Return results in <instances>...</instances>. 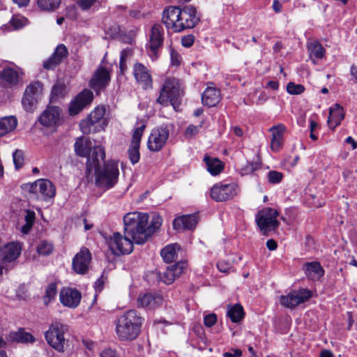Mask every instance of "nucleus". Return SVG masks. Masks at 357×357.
I'll return each instance as SVG.
<instances>
[{"mask_svg":"<svg viewBox=\"0 0 357 357\" xmlns=\"http://www.w3.org/2000/svg\"><path fill=\"white\" fill-rule=\"evenodd\" d=\"M197 224V216L195 214L184 215L174 220L173 227L176 230H192Z\"/></svg>","mask_w":357,"mask_h":357,"instance_id":"a878e982","label":"nucleus"},{"mask_svg":"<svg viewBox=\"0 0 357 357\" xmlns=\"http://www.w3.org/2000/svg\"><path fill=\"white\" fill-rule=\"evenodd\" d=\"M22 248L20 243L10 242L0 248V266L15 261L20 255Z\"/></svg>","mask_w":357,"mask_h":357,"instance_id":"dca6fc26","label":"nucleus"},{"mask_svg":"<svg viewBox=\"0 0 357 357\" xmlns=\"http://www.w3.org/2000/svg\"><path fill=\"white\" fill-rule=\"evenodd\" d=\"M307 51L310 59L314 65L323 59L326 54L324 47L318 41H313L309 43L307 45Z\"/></svg>","mask_w":357,"mask_h":357,"instance_id":"c756f323","label":"nucleus"},{"mask_svg":"<svg viewBox=\"0 0 357 357\" xmlns=\"http://www.w3.org/2000/svg\"><path fill=\"white\" fill-rule=\"evenodd\" d=\"M128 155L129 159L132 165L137 163L140 158L139 146H136V144H131L128 149Z\"/></svg>","mask_w":357,"mask_h":357,"instance_id":"c03bdc74","label":"nucleus"},{"mask_svg":"<svg viewBox=\"0 0 357 357\" xmlns=\"http://www.w3.org/2000/svg\"><path fill=\"white\" fill-rule=\"evenodd\" d=\"M65 326L59 322L52 324L45 334L47 343L58 351H63L65 345L63 337Z\"/></svg>","mask_w":357,"mask_h":357,"instance_id":"f8f14e48","label":"nucleus"},{"mask_svg":"<svg viewBox=\"0 0 357 357\" xmlns=\"http://www.w3.org/2000/svg\"><path fill=\"white\" fill-rule=\"evenodd\" d=\"M43 91V84L40 82L30 84L26 89L22 103L27 112H33Z\"/></svg>","mask_w":357,"mask_h":357,"instance_id":"2eb2a0df","label":"nucleus"},{"mask_svg":"<svg viewBox=\"0 0 357 357\" xmlns=\"http://www.w3.org/2000/svg\"><path fill=\"white\" fill-rule=\"evenodd\" d=\"M100 357H116V354L114 350L106 349L100 353Z\"/></svg>","mask_w":357,"mask_h":357,"instance_id":"052dcab7","label":"nucleus"},{"mask_svg":"<svg viewBox=\"0 0 357 357\" xmlns=\"http://www.w3.org/2000/svg\"><path fill=\"white\" fill-rule=\"evenodd\" d=\"M204 123L205 120L202 119L197 126L194 124L188 125L185 131V137L186 138H192L195 137L200 132V130Z\"/></svg>","mask_w":357,"mask_h":357,"instance_id":"37998d69","label":"nucleus"},{"mask_svg":"<svg viewBox=\"0 0 357 357\" xmlns=\"http://www.w3.org/2000/svg\"><path fill=\"white\" fill-rule=\"evenodd\" d=\"M17 126V119L14 116L0 118V137L13 131Z\"/></svg>","mask_w":357,"mask_h":357,"instance_id":"72a5a7b5","label":"nucleus"},{"mask_svg":"<svg viewBox=\"0 0 357 357\" xmlns=\"http://www.w3.org/2000/svg\"><path fill=\"white\" fill-rule=\"evenodd\" d=\"M286 130V127L283 124L273 126L270 131L272 132V139L271 148L274 151H278L281 147L282 142V136Z\"/></svg>","mask_w":357,"mask_h":357,"instance_id":"2f4dec72","label":"nucleus"},{"mask_svg":"<svg viewBox=\"0 0 357 357\" xmlns=\"http://www.w3.org/2000/svg\"><path fill=\"white\" fill-rule=\"evenodd\" d=\"M144 319L134 310L125 312L116 319L115 332L121 341L135 340L141 332Z\"/></svg>","mask_w":357,"mask_h":357,"instance_id":"20e7f679","label":"nucleus"},{"mask_svg":"<svg viewBox=\"0 0 357 357\" xmlns=\"http://www.w3.org/2000/svg\"><path fill=\"white\" fill-rule=\"evenodd\" d=\"M307 277L312 280H319L324 274V270L317 261L307 262L304 265Z\"/></svg>","mask_w":357,"mask_h":357,"instance_id":"7c9ffc66","label":"nucleus"},{"mask_svg":"<svg viewBox=\"0 0 357 357\" xmlns=\"http://www.w3.org/2000/svg\"><path fill=\"white\" fill-rule=\"evenodd\" d=\"M312 296L311 291L307 289H300L298 290H292L287 295H282L280 298V302L282 305L293 309L297 305L307 301Z\"/></svg>","mask_w":357,"mask_h":357,"instance_id":"ddd939ff","label":"nucleus"},{"mask_svg":"<svg viewBox=\"0 0 357 357\" xmlns=\"http://www.w3.org/2000/svg\"><path fill=\"white\" fill-rule=\"evenodd\" d=\"M105 114L104 107H96L88 117L82 120L79 123V127L84 134H89L91 132H98L103 129L102 121Z\"/></svg>","mask_w":357,"mask_h":357,"instance_id":"1a4fd4ad","label":"nucleus"},{"mask_svg":"<svg viewBox=\"0 0 357 357\" xmlns=\"http://www.w3.org/2000/svg\"><path fill=\"white\" fill-rule=\"evenodd\" d=\"M13 159L15 169H20L23 166L24 161L23 151L17 149L15 150L13 153Z\"/></svg>","mask_w":357,"mask_h":357,"instance_id":"a18cd8bd","label":"nucleus"},{"mask_svg":"<svg viewBox=\"0 0 357 357\" xmlns=\"http://www.w3.org/2000/svg\"><path fill=\"white\" fill-rule=\"evenodd\" d=\"M20 68L6 64L0 69V83L6 87H12L19 82Z\"/></svg>","mask_w":357,"mask_h":357,"instance_id":"a211bd4d","label":"nucleus"},{"mask_svg":"<svg viewBox=\"0 0 357 357\" xmlns=\"http://www.w3.org/2000/svg\"><path fill=\"white\" fill-rule=\"evenodd\" d=\"M204 161L207 171L212 176H217L220 174L224 169V164L217 158H213L205 155L204 157Z\"/></svg>","mask_w":357,"mask_h":357,"instance_id":"473e14b6","label":"nucleus"},{"mask_svg":"<svg viewBox=\"0 0 357 357\" xmlns=\"http://www.w3.org/2000/svg\"><path fill=\"white\" fill-rule=\"evenodd\" d=\"M57 294V287L56 282L49 284L45 289V294L43 296L45 305H47L50 302L54 300Z\"/></svg>","mask_w":357,"mask_h":357,"instance_id":"79ce46f5","label":"nucleus"},{"mask_svg":"<svg viewBox=\"0 0 357 357\" xmlns=\"http://www.w3.org/2000/svg\"><path fill=\"white\" fill-rule=\"evenodd\" d=\"M61 3V0H37L38 6L45 11H54Z\"/></svg>","mask_w":357,"mask_h":357,"instance_id":"58836bf2","label":"nucleus"},{"mask_svg":"<svg viewBox=\"0 0 357 357\" xmlns=\"http://www.w3.org/2000/svg\"><path fill=\"white\" fill-rule=\"evenodd\" d=\"M350 80L353 81L354 83H357V65L352 64L350 67Z\"/></svg>","mask_w":357,"mask_h":357,"instance_id":"13d9d810","label":"nucleus"},{"mask_svg":"<svg viewBox=\"0 0 357 357\" xmlns=\"http://www.w3.org/2000/svg\"><path fill=\"white\" fill-rule=\"evenodd\" d=\"M161 302L162 298L160 296L145 293L139 295L137 304L138 307L152 310L158 306Z\"/></svg>","mask_w":357,"mask_h":357,"instance_id":"bb28decb","label":"nucleus"},{"mask_svg":"<svg viewBox=\"0 0 357 357\" xmlns=\"http://www.w3.org/2000/svg\"><path fill=\"white\" fill-rule=\"evenodd\" d=\"M26 21V18L24 17L15 16L12 17V19L10 21V23L15 29H18L25 26Z\"/></svg>","mask_w":357,"mask_h":357,"instance_id":"8fccbe9b","label":"nucleus"},{"mask_svg":"<svg viewBox=\"0 0 357 357\" xmlns=\"http://www.w3.org/2000/svg\"><path fill=\"white\" fill-rule=\"evenodd\" d=\"M170 57L172 65L179 66L181 64L182 60L181 55L172 48L170 49Z\"/></svg>","mask_w":357,"mask_h":357,"instance_id":"3c124183","label":"nucleus"},{"mask_svg":"<svg viewBox=\"0 0 357 357\" xmlns=\"http://www.w3.org/2000/svg\"><path fill=\"white\" fill-rule=\"evenodd\" d=\"M149 215L145 213H128L123 217L124 234L136 244H144L162 225V218L154 215L149 224Z\"/></svg>","mask_w":357,"mask_h":357,"instance_id":"f03ea898","label":"nucleus"},{"mask_svg":"<svg viewBox=\"0 0 357 357\" xmlns=\"http://www.w3.org/2000/svg\"><path fill=\"white\" fill-rule=\"evenodd\" d=\"M54 250L53 244L46 240L40 241L37 245L36 251L40 255L47 256L52 253Z\"/></svg>","mask_w":357,"mask_h":357,"instance_id":"a19ab883","label":"nucleus"},{"mask_svg":"<svg viewBox=\"0 0 357 357\" xmlns=\"http://www.w3.org/2000/svg\"><path fill=\"white\" fill-rule=\"evenodd\" d=\"M68 56L66 47L63 45H59L52 56L43 62V68L46 70H53L59 65L63 60Z\"/></svg>","mask_w":357,"mask_h":357,"instance_id":"b1692460","label":"nucleus"},{"mask_svg":"<svg viewBox=\"0 0 357 357\" xmlns=\"http://www.w3.org/2000/svg\"><path fill=\"white\" fill-rule=\"evenodd\" d=\"M279 212L273 208H264L256 215L255 221L264 234L275 230L279 226L277 219Z\"/></svg>","mask_w":357,"mask_h":357,"instance_id":"423d86ee","label":"nucleus"},{"mask_svg":"<svg viewBox=\"0 0 357 357\" xmlns=\"http://www.w3.org/2000/svg\"><path fill=\"white\" fill-rule=\"evenodd\" d=\"M183 265L176 264L168 266L164 271L158 273L159 279L166 284H171L183 273Z\"/></svg>","mask_w":357,"mask_h":357,"instance_id":"393cba45","label":"nucleus"},{"mask_svg":"<svg viewBox=\"0 0 357 357\" xmlns=\"http://www.w3.org/2000/svg\"><path fill=\"white\" fill-rule=\"evenodd\" d=\"M237 190L236 183L220 182L211 188V197L216 202H224L232 199L237 194Z\"/></svg>","mask_w":357,"mask_h":357,"instance_id":"4468645a","label":"nucleus"},{"mask_svg":"<svg viewBox=\"0 0 357 357\" xmlns=\"http://www.w3.org/2000/svg\"><path fill=\"white\" fill-rule=\"evenodd\" d=\"M176 244H170L161 250L160 255L165 262L171 263L174 260L176 256Z\"/></svg>","mask_w":357,"mask_h":357,"instance_id":"e433bc0d","label":"nucleus"},{"mask_svg":"<svg viewBox=\"0 0 357 357\" xmlns=\"http://www.w3.org/2000/svg\"><path fill=\"white\" fill-rule=\"evenodd\" d=\"M181 89L177 79H167L162 84L156 102L162 107L172 105L174 109L179 103L181 96Z\"/></svg>","mask_w":357,"mask_h":357,"instance_id":"39448f33","label":"nucleus"},{"mask_svg":"<svg viewBox=\"0 0 357 357\" xmlns=\"http://www.w3.org/2000/svg\"><path fill=\"white\" fill-rule=\"evenodd\" d=\"M75 151L76 154L81 157H87L89 156L91 151L95 147L89 149V146L86 143H85L82 138H78L75 143Z\"/></svg>","mask_w":357,"mask_h":357,"instance_id":"4c0bfd02","label":"nucleus"},{"mask_svg":"<svg viewBox=\"0 0 357 357\" xmlns=\"http://www.w3.org/2000/svg\"><path fill=\"white\" fill-rule=\"evenodd\" d=\"M224 357H240L242 356V351L240 349H235L233 352H225Z\"/></svg>","mask_w":357,"mask_h":357,"instance_id":"680f3d73","label":"nucleus"},{"mask_svg":"<svg viewBox=\"0 0 357 357\" xmlns=\"http://www.w3.org/2000/svg\"><path fill=\"white\" fill-rule=\"evenodd\" d=\"M220 100V91L215 87H207L202 93V101L209 107L215 106Z\"/></svg>","mask_w":357,"mask_h":357,"instance_id":"c85d7f7f","label":"nucleus"},{"mask_svg":"<svg viewBox=\"0 0 357 357\" xmlns=\"http://www.w3.org/2000/svg\"><path fill=\"white\" fill-rule=\"evenodd\" d=\"M24 189L45 201L53 198L56 194L55 186L47 179H38L33 183H26Z\"/></svg>","mask_w":357,"mask_h":357,"instance_id":"6e6552de","label":"nucleus"},{"mask_svg":"<svg viewBox=\"0 0 357 357\" xmlns=\"http://www.w3.org/2000/svg\"><path fill=\"white\" fill-rule=\"evenodd\" d=\"M227 315L232 322L238 323L243 318V308L240 304H235L228 308Z\"/></svg>","mask_w":357,"mask_h":357,"instance_id":"c9c22d12","label":"nucleus"},{"mask_svg":"<svg viewBox=\"0 0 357 357\" xmlns=\"http://www.w3.org/2000/svg\"><path fill=\"white\" fill-rule=\"evenodd\" d=\"M66 93V88L63 83L57 82L52 87L51 93V101H56L64 97Z\"/></svg>","mask_w":357,"mask_h":357,"instance_id":"ea45409f","label":"nucleus"},{"mask_svg":"<svg viewBox=\"0 0 357 357\" xmlns=\"http://www.w3.org/2000/svg\"><path fill=\"white\" fill-rule=\"evenodd\" d=\"M132 54V49L130 48H126V49H123L121 52V55H120V59L121 60H124V61H126V59L131 56Z\"/></svg>","mask_w":357,"mask_h":357,"instance_id":"bf43d9fd","label":"nucleus"},{"mask_svg":"<svg viewBox=\"0 0 357 357\" xmlns=\"http://www.w3.org/2000/svg\"><path fill=\"white\" fill-rule=\"evenodd\" d=\"M61 109L57 106H48L39 117V122L46 127L56 126L60 121Z\"/></svg>","mask_w":357,"mask_h":357,"instance_id":"5701e85b","label":"nucleus"},{"mask_svg":"<svg viewBox=\"0 0 357 357\" xmlns=\"http://www.w3.org/2000/svg\"><path fill=\"white\" fill-rule=\"evenodd\" d=\"M87 174L93 173L95 184L104 190H109L118 183L119 169L118 161L105 160V151L102 146H95L86 160Z\"/></svg>","mask_w":357,"mask_h":357,"instance_id":"f257e3e1","label":"nucleus"},{"mask_svg":"<svg viewBox=\"0 0 357 357\" xmlns=\"http://www.w3.org/2000/svg\"><path fill=\"white\" fill-rule=\"evenodd\" d=\"M305 91V88L301 84H296L294 82H289L287 85V91L289 94L299 95Z\"/></svg>","mask_w":357,"mask_h":357,"instance_id":"49530a36","label":"nucleus"},{"mask_svg":"<svg viewBox=\"0 0 357 357\" xmlns=\"http://www.w3.org/2000/svg\"><path fill=\"white\" fill-rule=\"evenodd\" d=\"M36 218V214L33 211L27 210L24 216L26 223L33 225Z\"/></svg>","mask_w":357,"mask_h":357,"instance_id":"4d7b16f0","label":"nucleus"},{"mask_svg":"<svg viewBox=\"0 0 357 357\" xmlns=\"http://www.w3.org/2000/svg\"><path fill=\"white\" fill-rule=\"evenodd\" d=\"M217 321V316L215 314L212 313L207 314L204 318V323L206 327L213 326Z\"/></svg>","mask_w":357,"mask_h":357,"instance_id":"603ef678","label":"nucleus"},{"mask_svg":"<svg viewBox=\"0 0 357 357\" xmlns=\"http://www.w3.org/2000/svg\"><path fill=\"white\" fill-rule=\"evenodd\" d=\"M267 178L270 183L278 184L282 181L283 174L278 171H270L267 174Z\"/></svg>","mask_w":357,"mask_h":357,"instance_id":"09e8293b","label":"nucleus"},{"mask_svg":"<svg viewBox=\"0 0 357 357\" xmlns=\"http://www.w3.org/2000/svg\"><path fill=\"white\" fill-rule=\"evenodd\" d=\"M145 128V125L143 124L140 126L139 127H137L135 129L133 134H132V144H136V146H139L141 138L144 132V130Z\"/></svg>","mask_w":357,"mask_h":357,"instance_id":"de8ad7c7","label":"nucleus"},{"mask_svg":"<svg viewBox=\"0 0 357 357\" xmlns=\"http://www.w3.org/2000/svg\"><path fill=\"white\" fill-rule=\"evenodd\" d=\"M10 338L12 341L20 343H33L36 340L31 333L26 332L23 328H20L16 332L11 333L10 334Z\"/></svg>","mask_w":357,"mask_h":357,"instance_id":"f704fd0d","label":"nucleus"},{"mask_svg":"<svg viewBox=\"0 0 357 357\" xmlns=\"http://www.w3.org/2000/svg\"><path fill=\"white\" fill-rule=\"evenodd\" d=\"M97 0H78V4L82 10L90 8Z\"/></svg>","mask_w":357,"mask_h":357,"instance_id":"6e6d98bb","label":"nucleus"},{"mask_svg":"<svg viewBox=\"0 0 357 357\" xmlns=\"http://www.w3.org/2000/svg\"><path fill=\"white\" fill-rule=\"evenodd\" d=\"M81 293L76 289L63 288L59 294L61 303L66 307L75 308L80 303Z\"/></svg>","mask_w":357,"mask_h":357,"instance_id":"4be33fe9","label":"nucleus"},{"mask_svg":"<svg viewBox=\"0 0 357 357\" xmlns=\"http://www.w3.org/2000/svg\"><path fill=\"white\" fill-rule=\"evenodd\" d=\"M233 133L237 137H242L243 135V130L238 126H234L231 127Z\"/></svg>","mask_w":357,"mask_h":357,"instance_id":"338daca9","label":"nucleus"},{"mask_svg":"<svg viewBox=\"0 0 357 357\" xmlns=\"http://www.w3.org/2000/svg\"><path fill=\"white\" fill-rule=\"evenodd\" d=\"M110 81L109 72L103 66H100L90 80V86L97 93L105 90Z\"/></svg>","mask_w":357,"mask_h":357,"instance_id":"aec40b11","label":"nucleus"},{"mask_svg":"<svg viewBox=\"0 0 357 357\" xmlns=\"http://www.w3.org/2000/svg\"><path fill=\"white\" fill-rule=\"evenodd\" d=\"M91 255L86 248H82L73 259L72 266L74 271L78 274H85L89 268Z\"/></svg>","mask_w":357,"mask_h":357,"instance_id":"f3484780","label":"nucleus"},{"mask_svg":"<svg viewBox=\"0 0 357 357\" xmlns=\"http://www.w3.org/2000/svg\"><path fill=\"white\" fill-rule=\"evenodd\" d=\"M199 20L197 10L192 6H185L183 8L168 6L162 12V23L167 29L175 33L194 27Z\"/></svg>","mask_w":357,"mask_h":357,"instance_id":"7ed1b4c3","label":"nucleus"},{"mask_svg":"<svg viewBox=\"0 0 357 357\" xmlns=\"http://www.w3.org/2000/svg\"><path fill=\"white\" fill-rule=\"evenodd\" d=\"M218 270L222 273H227L231 268V264L225 260H220L217 263Z\"/></svg>","mask_w":357,"mask_h":357,"instance_id":"864d4df0","label":"nucleus"},{"mask_svg":"<svg viewBox=\"0 0 357 357\" xmlns=\"http://www.w3.org/2000/svg\"><path fill=\"white\" fill-rule=\"evenodd\" d=\"M133 75L137 82L144 89H151L153 87V79L150 70L142 63H136L133 66Z\"/></svg>","mask_w":357,"mask_h":357,"instance_id":"412c9836","label":"nucleus"},{"mask_svg":"<svg viewBox=\"0 0 357 357\" xmlns=\"http://www.w3.org/2000/svg\"><path fill=\"white\" fill-rule=\"evenodd\" d=\"M169 137V126L168 125H162L153 129L148 138V149L153 152L160 151L166 144Z\"/></svg>","mask_w":357,"mask_h":357,"instance_id":"9b49d317","label":"nucleus"},{"mask_svg":"<svg viewBox=\"0 0 357 357\" xmlns=\"http://www.w3.org/2000/svg\"><path fill=\"white\" fill-rule=\"evenodd\" d=\"M134 243L131 236H128L127 234H124L123 236L119 232H114L107 240L108 247L114 255L130 254L133 250Z\"/></svg>","mask_w":357,"mask_h":357,"instance_id":"0eeeda50","label":"nucleus"},{"mask_svg":"<svg viewBox=\"0 0 357 357\" xmlns=\"http://www.w3.org/2000/svg\"><path fill=\"white\" fill-rule=\"evenodd\" d=\"M164 28L160 24H155L151 29L146 47L152 61L158 57V50L162 47L164 41Z\"/></svg>","mask_w":357,"mask_h":357,"instance_id":"9d476101","label":"nucleus"},{"mask_svg":"<svg viewBox=\"0 0 357 357\" xmlns=\"http://www.w3.org/2000/svg\"><path fill=\"white\" fill-rule=\"evenodd\" d=\"M266 87L277 91L279 89V83L278 81L271 80L268 82Z\"/></svg>","mask_w":357,"mask_h":357,"instance_id":"69168bd1","label":"nucleus"},{"mask_svg":"<svg viewBox=\"0 0 357 357\" xmlns=\"http://www.w3.org/2000/svg\"><path fill=\"white\" fill-rule=\"evenodd\" d=\"M266 247L269 250H276L278 245L275 240L273 239H268L266 241Z\"/></svg>","mask_w":357,"mask_h":357,"instance_id":"0e129e2a","label":"nucleus"},{"mask_svg":"<svg viewBox=\"0 0 357 357\" xmlns=\"http://www.w3.org/2000/svg\"><path fill=\"white\" fill-rule=\"evenodd\" d=\"M109 30L111 31L110 35L112 37H121V30L119 26H116L113 29L110 28Z\"/></svg>","mask_w":357,"mask_h":357,"instance_id":"e2e57ef3","label":"nucleus"},{"mask_svg":"<svg viewBox=\"0 0 357 357\" xmlns=\"http://www.w3.org/2000/svg\"><path fill=\"white\" fill-rule=\"evenodd\" d=\"M94 288L96 291H100L103 288V280L102 278H98L95 284H94Z\"/></svg>","mask_w":357,"mask_h":357,"instance_id":"774afa93","label":"nucleus"},{"mask_svg":"<svg viewBox=\"0 0 357 357\" xmlns=\"http://www.w3.org/2000/svg\"><path fill=\"white\" fill-rule=\"evenodd\" d=\"M93 98L92 91L90 89H84L71 101L69 107V114L70 115L77 114L84 107L92 102Z\"/></svg>","mask_w":357,"mask_h":357,"instance_id":"6ab92c4d","label":"nucleus"},{"mask_svg":"<svg viewBox=\"0 0 357 357\" xmlns=\"http://www.w3.org/2000/svg\"><path fill=\"white\" fill-rule=\"evenodd\" d=\"M195 41V37L192 35H187L181 38V45L185 47H190Z\"/></svg>","mask_w":357,"mask_h":357,"instance_id":"5fc2aeb1","label":"nucleus"},{"mask_svg":"<svg viewBox=\"0 0 357 357\" xmlns=\"http://www.w3.org/2000/svg\"><path fill=\"white\" fill-rule=\"evenodd\" d=\"M344 118V112L343 107L339 104H335L330 108L329 116L328 118V125L330 128L334 130L338 126Z\"/></svg>","mask_w":357,"mask_h":357,"instance_id":"cd10ccee","label":"nucleus"}]
</instances>
